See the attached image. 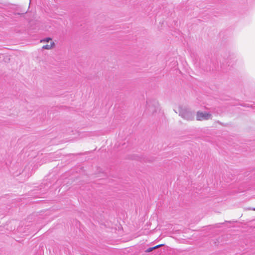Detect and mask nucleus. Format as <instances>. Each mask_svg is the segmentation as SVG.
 Wrapping results in <instances>:
<instances>
[{"mask_svg":"<svg viewBox=\"0 0 255 255\" xmlns=\"http://www.w3.org/2000/svg\"><path fill=\"white\" fill-rule=\"evenodd\" d=\"M212 114L209 112L198 111L196 114L197 121H204L212 119Z\"/></svg>","mask_w":255,"mask_h":255,"instance_id":"nucleus-3","label":"nucleus"},{"mask_svg":"<svg viewBox=\"0 0 255 255\" xmlns=\"http://www.w3.org/2000/svg\"><path fill=\"white\" fill-rule=\"evenodd\" d=\"M158 103L155 100L147 101L146 109L149 114H153L156 112L158 109Z\"/></svg>","mask_w":255,"mask_h":255,"instance_id":"nucleus-2","label":"nucleus"},{"mask_svg":"<svg viewBox=\"0 0 255 255\" xmlns=\"http://www.w3.org/2000/svg\"><path fill=\"white\" fill-rule=\"evenodd\" d=\"M155 248L154 247H151V248H148L146 251H145V252L146 253H149V252H151V251H152L153 250H155Z\"/></svg>","mask_w":255,"mask_h":255,"instance_id":"nucleus-6","label":"nucleus"},{"mask_svg":"<svg viewBox=\"0 0 255 255\" xmlns=\"http://www.w3.org/2000/svg\"><path fill=\"white\" fill-rule=\"evenodd\" d=\"M164 246V245H163V244H161V245H157V246H155L154 247H155V249H157V248H159V247H162V246Z\"/></svg>","mask_w":255,"mask_h":255,"instance_id":"nucleus-8","label":"nucleus"},{"mask_svg":"<svg viewBox=\"0 0 255 255\" xmlns=\"http://www.w3.org/2000/svg\"><path fill=\"white\" fill-rule=\"evenodd\" d=\"M179 116L186 120L193 121L194 119L195 113L189 109L181 108L179 110Z\"/></svg>","mask_w":255,"mask_h":255,"instance_id":"nucleus-1","label":"nucleus"},{"mask_svg":"<svg viewBox=\"0 0 255 255\" xmlns=\"http://www.w3.org/2000/svg\"><path fill=\"white\" fill-rule=\"evenodd\" d=\"M164 246V245H163V244H161V245H157V246H155L154 247H155V249H157V248H159V247H162V246Z\"/></svg>","mask_w":255,"mask_h":255,"instance_id":"nucleus-7","label":"nucleus"},{"mask_svg":"<svg viewBox=\"0 0 255 255\" xmlns=\"http://www.w3.org/2000/svg\"><path fill=\"white\" fill-rule=\"evenodd\" d=\"M55 45V43L54 42H51L50 44H46L45 45L43 46L42 48L44 49H51L53 46Z\"/></svg>","mask_w":255,"mask_h":255,"instance_id":"nucleus-4","label":"nucleus"},{"mask_svg":"<svg viewBox=\"0 0 255 255\" xmlns=\"http://www.w3.org/2000/svg\"><path fill=\"white\" fill-rule=\"evenodd\" d=\"M50 40H51V38L50 37H47L40 40V42H48Z\"/></svg>","mask_w":255,"mask_h":255,"instance_id":"nucleus-5","label":"nucleus"},{"mask_svg":"<svg viewBox=\"0 0 255 255\" xmlns=\"http://www.w3.org/2000/svg\"><path fill=\"white\" fill-rule=\"evenodd\" d=\"M252 210H253V211H255V208H253V209H252Z\"/></svg>","mask_w":255,"mask_h":255,"instance_id":"nucleus-9","label":"nucleus"}]
</instances>
